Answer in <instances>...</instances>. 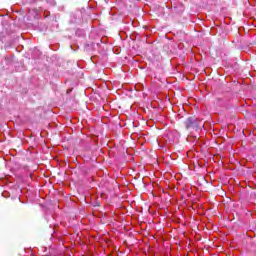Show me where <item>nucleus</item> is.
Returning a JSON list of instances; mask_svg holds the SVG:
<instances>
[{"label": "nucleus", "mask_w": 256, "mask_h": 256, "mask_svg": "<svg viewBox=\"0 0 256 256\" xmlns=\"http://www.w3.org/2000/svg\"><path fill=\"white\" fill-rule=\"evenodd\" d=\"M184 125L186 129H193L195 127H199V125H197V119H195V117L187 118L186 121L184 122Z\"/></svg>", "instance_id": "1"}]
</instances>
